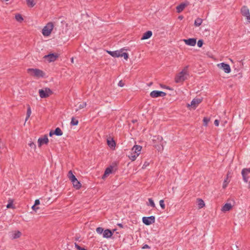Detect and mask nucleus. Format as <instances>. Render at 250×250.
<instances>
[{
  "mask_svg": "<svg viewBox=\"0 0 250 250\" xmlns=\"http://www.w3.org/2000/svg\"><path fill=\"white\" fill-rule=\"evenodd\" d=\"M142 146L139 145H135L131 149L129 154V158L132 161H135L141 153Z\"/></svg>",
  "mask_w": 250,
  "mask_h": 250,
  "instance_id": "1",
  "label": "nucleus"
},
{
  "mask_svg": "<svg viewBox=\"0 0 250 250\" xmlns=\"http://www.w3.org/2000/svg\"><path fill=\"white\" fill-rule=\"evenodd\" d=\"M188 67L187 66L184 69L180 72L175 78V82L176 83H180L183 82L186 79V75L188 74Z\"/></svg>",
  "mask_w": 250,
  "mask_h": 250,
  "instance_id": "2",
  "label": "nucleus"
},
{
  "mask_svg": "<svg viewBox=\"0 0 250 250\" xmlns=\"http://www.w3.org/2000/svg\"><path fill=\"white\" fill-rule=\"evenodd\" d=\"M52 90L48 88L45 87L39 90V93L41 98H46L50 96L52 94Z\"/></svg>",
  "mask_w": 250,
  "mask_h": 250,
  "instance_id": "3",
  "label": "nucleus"
},
{
  "mask_svg": "<svg viewBox=\"0 0 250 250\" xmlns=\"http://www.w3.org/2000/svg\"><path fill=\"white\" fill-rule=\"evenodd\" d=\"M54 25L52 22L48 23L42 29V34L44 36H48L50 35L53 29Z\"/></svg>",
  "mask_w": 250,
  "mask_h": 250,
  "instance_id": "4",
  "label": "nucleus"
},
{
  "mask_svg": "<svg viewBox=\"0 0 250 250\" xmlns=\"http://www.w3.org/2000/svg\"><path fill=\"white\" fill-rule=\"evenodd\" d=\"M27 72L30 75L37 77H42L44 74L42 71L38 69L29 68L27 69Z\"/></svg>",
  "mask_w": 250,
  "mask_h": 250,
  "instance_id": "5",
  "label": "nucleus"
},
{
  "mask_svg": "<svg viewBox=\"0 0 250 250\" xmlns=\"http://www.w3.org/2000/svg\"><path fill=\"white\" fill-rule=\"evenodd\" d=\"M241 174L244 182L248 183L250 176V167L243 168L242 170Z\"/></svg>",
  "mask_w": 250,
  "mask_h": 250,
  "instance_id": "6",
  "label": "nucleus"
},
{
  "mask_svg": "<svg viewBox=\"0 0 250 250\" xmlns=\"http://www.w3.org/2000/svg\"><path fill=\"white\" fill-rule=\"evenodd\" d=\"M155 218L154 216L149 217H143L142 218L143 222L146 225H150L155 223Z\"/></svg>",
  "mask_w": 250,
  "mask_h": 250,
  "instance_id": "7",
  "label": "nucleus"
},
{
  "mask_svg": "<svg viewBox=\"0 0 250 250\" xmlns=\"http://www.w3.org/2000/svg\"><path fill=\"white\" fill-rule=\"evenodd\" d=\"M242 14L247 18L249 22H250V14L249 9L246 6H243L241 9Z\"/></svg>",
  "mask_w": 250,
  "mask_h": 250,
  "instance_id": "8",
  "label": "nucleus"
},
{
  "mask_svg": "<svg viewBox=\"0 0 250 250\" xmlns=\"http://www.w3.org/2000/svg\"><path fill=\"white\" fill-rule=\"evenodd\" d=\"M219 68L223 69L225 73H229L230 72L231 69L230 66L227 63L222 62L217 64Z\"/></svg>",
  "mask_w": 250,
  "mask_h": 250,
  "instance_id": "9",
  "label": "nucleus"
},
{
  "mask_svg": "<svg viewBox=\"0 0 250 250\" xmlns=\"http://www.w3.org/2000/svg\"><path fill=\"white\" fill-rule=\"evenodd\" d=\"M166 95V93L164 92L157 90H154L151 92L150 96L152 98H157L159 97H164Z\"/></svg>",
  "mask_w": 250,
  "mask_h": 250,
  "instance_id": "10",
  "label": "nucleus"
},
{
  "mask_svg": "<svg viewBox=\"0 0 250 250\" xmlns=\"http://www.w3.org/2000/svg\"><path fill=\"white\" fill-rule=\"evenodd\" d=\"M202 101V99L200 98H194L190 103V104H188V106L192 109H195L196 107L201 103Z\"/></svg>",
  "mask_w": 250,
  "mask_h": 250,
  "instance_id": "11",
  "label": "nucleus"
},
{
  "mask_svg": "<svg viewBox=\"0 0 250 250\" xmlns=\"http://www.w3.org/2000/svg\"><path fill=\"white\" fill-rule=\"evenodd\" d=\"M58 57L57 54H49L44 56V58L47 60L49 62H54Z\"/></svg>",
  "mask_w": 250,
  "mask_h": 250,
  "instance_id": "12",
  "label": "nucleus"
},
{
  "mask_svg": "<svg viewBox=\"0 0 250 250\" xmlns=\"http://www.w3.org/2000/svg\"><path fill=\"white\" fill-rule=\"evenodd\" d=\"M183 41L188 45L194 46L196 43V39L195 38H190L188 39H184Z\"/></svg>",
  "mask_w": 250,
  "mask_h": 250,
  "instance_id": "13",
  "label": "nucleus"
},
{
  "mask_svg": "<svg viewBox=\"0 0 250 250\" xmlns=\"http://www.w3.org/2000/svg\"><path fill=\"white\" fill-rule=\"evenodd\" d=\"M48 142V139L46 135H44L43 138H40L38 140V146L39 147L43 144H47Z\"/></svg>",
  "mask_w": 250,
  "mask_h": 250,
  "instance_id": "14",
  "label": "nucleus"
},
{
  "mask_svg": "<svg viewBox=\"0 0 250 250\" xmlns=\"http://www.w3.org/2000/svg\"><path fill=\"white\" fill-rule=\"evenodd\" d=\"M188 4L189 3L188 2L181 3L180 5L176 7L177 12L178 13H181L185 9V8L188 5Z\"/></svg>",
  "mask_w": 250,
  "mask_h": 250,
  "instance_id": "15",
  "label": "nucleus"
},
{
  "mask_svg": "<svg viewBox=\"0 0 250 250\" xmlns=\"http://www.w3.org/2000/svg\"><path fill=\"white\" fill-rule=\"evenodd\" d=\"M113 235V232L108 229H105L103 232V237L106 238H110Z\"/></svg>",
  "mask_w": 250,
  "mask_h": 250,
  "instance_id": "16",
  "label": "nucleus"
},
{
  "mask_svg": "<svg viewBox=\"0 0 250 250\" xmlns=\"http://www.w3.org/2000/svg\"><path fill=\"white\" fill-rule=\"evenodd\" d=\"M152 35V33L151 31H147L145 32L141 38V40H147L150 38Z\"/></svg>",
  "mask_w": 250,
  "mask_h": 250,
  "instance_id": "17",
  "label": "nucleus"
},
{
  "mask_svg": "<svg viewBox=\"0 0 250 250\" xmlns=\"http://www.w3.org/2000/svg\"><path fill=\"white\" fill-rule=\"evenodd\" d=\"M107 52L113 57H120L121 51L117 50L115 51H107Z\"/></svg>",
  "mask_w": 250,
  "mask_h": 250,
  "instance_id": "18",
  "label": "nucleus"
},
{
  "mask_svg": "<svg viewBox=\"0 0 250 250\" xmlns=\"http://www.w3.org/2000/svg\"><path fill=\"white\" fill-rule=\"evenodd\" d=\"M232 208V205L230 203H226L222 208V210L224 212L229 211Z\"/></svg>",
  "mask_w": 250,
  "mask_h": 250,
  "instance_id": "19",
  "label": "nucleus"
},
{
  "mask_svg": "<svg viewBox=\"0 0 250 250\" xmlns=\"http://www.w3.org/2000/svg\"><path fill=\"white\" fill-rule=\"evenodd\" d=\"M113 167H108L106 168L104 174L103 176V178H105L109 174L111 173L112 171Z\"/></svg>",
  "mask_w": 250,
  "mask_h": 250,
  "instance_id": "20",
  "label": "nucleus"
},
{
  "mask_svg": "<svg viewBox=\"0 0 250 250\" xmlns=\"http://www.w3.org/2000/svg\"><path fill=\"white\" fill-rule=\"evenodd\" d=\"M21 233L20 231H15L13 232L12 235V239H15L21 237Z\"/></svg>",
  "mask_w": 250,
  "mask_h": 250,
  "instance_id": "21",
  "label": "nucleus"
},
{
  "mask_svg": "<svg viewBox=\"0 0 250 250\" xmlns=\"http://www.w3.org/2000/svg\"><path fill=\"white\" fill-rule=\"evenodd\" d=\"M86 105V103L85 102H83L82 103H78L76 106L77 107V108L76 109V111H77L78 110L83 108L85 107Z\"/></svg>",
  "mask_w": 250,
  "mask_h": 250,
  "instance_id": "22",
  "label": "nucleus"
},
{
  "mask_svg": "<svg viewBox=\"0 0 250 250\" xmlns=\"http://www.w3.org/2000/svg\"><path fill=\"white\" fill-rule=\"evenodd\" d=\"M72 183L74 187L76 189H79L81 187V184L77 179L74 180Z\"/></svg>",
  "mask_w": 250,
  "mask_h": 250,
  "instance_id": "23",
  "label": "nucleus"
},
{
  "mask_svg": "<svg viewBox=\"0 0 250 250\" xmlns=\"http://www.w3.org/2000/svg\"><path fill=\"white\" fill-rule=\"evenodd\" d=\"M27 4L30 7H33L36 3V0H26Z\"/></svg>",
  "mask_w": 250,
  "mask_h": 250,
  "instance_id": "24",
  "label": "nucleus"
},
{
  "mask_svg": "<svg viewBox=\"0 0 250 250\" xmlns=\"http://www.w3.org/2000/svg\"><path fill=\"white\" fill-rule=\"evenodd\" d=\"M198 206L199 208H202L205 206V203L204 201L201 199H198Z\"/></svg>",
  "mask_w": 250,
  "mask_h": 250,
  "instance_id": "25",
  "label": "nucleus"
},
{
  "mask_svg": "<svg viewBox=\"0 0 250 250\" xmlns=\"http://www.w3.org/2000/svg\"><path fill=\"white\" fill-rule=\"evenodd\" d=\"M203 20L201 18H197L194 21V25L195 26H199L201 25Z\"/></svg>",
  "mask_w": 250,
  "mask_h": 250,
  "instance_id": "26",
  "label": "nucleus"
},
{
  "mask_svg": "<svg viewBox=\"0 0 250 250\" xmlns=\"http://www.w3.org/2000/svg\"><path fill=\"white\" fill-rule=\"evenodd\" d=\"M54 133L57 136H61L62 135V132L59 127H57L55 129Z\"/></svg>",
  "mask_w": 250,
  "mask_h": 250,
  "instance_id": "27",
  "label": "nucleus"
},
{
  "mask_svg": "<svg viewBox=\"0 0 250 250\" xmlns=\"http://www.w3.org/2000/svg\"><path fill=\"white\" fill-rule=\"evenodd\" d=\"M31 114V109L29 105L28 106L27 113H26V117L25 118V122L27 121L29 117Z\"/></svg>",
  "mask_w": 250,
  "mask_h": 250,
  "instance_id": "28",
  "label": "nucleus"
},
{
  "mask_svg": "<svg viewBox=\"0 0 250 250\" xmlns=\"http://www.w3.org/2000/svg\"><path fill=\"white\" fill-rule=\"evenodd\" d=\"M70 124L72 125H76L78 124V120L76 119L74 117H72Z\"/></svg>",
  "mask_w": 250,
  "mask_h": 250,
  "instance_id": "29",
  "label": "nucleus"
},
{
  "mask_svg": "<svg viewBox=\"0 0 250 250\" xmlns=\"http://www.w3.org/2000/svg\"><path fill=\"white\" fill-rule=\"evenodd\" d=\"M120 57H124L125 60H127L128 58V55L127 53H122V52L121 51Z\"/></svg>",
  "mask_w": 250,
  "mask_h": 250,
  "instance_id": "30",
  "label": "nucleus"
},
{
  "mask_svg": "<svg viewBox=\"0 0 250 250\" xmlns=\"http://www.w3.org/2000/svg\"><path fill=\"white\" fill-rule=\"evenodd\" d=\"M210 121V119L207 117H204L203 119V124L205 126H207L208 122Z\"/></svg>",
  "mask_w": 250,
  "mask_h": 250,
  "instance_id": "31",
  "label": "nucleus"
},
{
  "mask_svg": "<svg viewBox=\"0 0 250 250\" xmlns=\"http://www.w3.org/2000/svg\"><path fill=\"white\" fill-rule=\"evenodd\" d=\"M15 19L17 21L19 22L22 21L23 20L22 16L20 14L16 15L15 16Z\"/></svg>",
  "mask_w": 250,
  "mask_h": 250,
  "instance_id": "32",
  "label": "nucleus"
},
{
  "mask_svg": "<svg viewBox=\"0 0 250 250\" xmlns=\"http://www.w3.org/2000/svg\"><path fill=\"white\" fill-rule=\"evenodd\" d=\"M107 144H108V145L110 146H115V143L114 142V140H107Z\"/></svg>",
  "mask_w": 250,
  "mask_h": 250,
  "instance_id": "33",
  "label": "nucleus"
},
{
  "mask_svg": "<svg viewBox=\"0 0 250 250\" xmlns=\"http://www.w3.org/2000/svg\"><path fill=\"white\" fill-rule=\"evenodd\" d=\"M149 205L151 206L152 208L155 207V203L151 198L148 199Z\"/></svg>",
  "mask_w": 250,
  "mask_h": 250,
  "instance_id": "34",
  "label": "nucleus"
},
{
  "mask_svg": "<svg viewBox=\"0 0 250 250\" xmlns=\"http://www.w3.org/2000/svg\"><path fill=\"white\" fill-rule=\"evenodd\" d=\"M96 231L98 233L101 234L104 232V229L101 227H98L96 229Z\"/></svg>",
  "mask_w": 250,
  "mask_h": 250,
  "instance_id": "35",
  "label": "nucleus"
},
{
  "mask_svg": "<svg viewBox=\"0 0 250 250\" xmlns=\"http://www.w3.org/2000/svg\"><path fill=\"white\" fill-rule=\"evenodd\" d=\"M159 203H160V206H161V208L163 209H165V205L164 200H161L159 202Z\"/></svg>",
  "mask_w": 250,
  "mask_h": 250,
  "instance_id": "36",
  "label": "nucleus"
},
{
  "mask_svg": "<svg viewBox=\"0 0 250 250\" xmlns=\"http://www.w3.org/2000/svg\"><path fill=\"white\" fill-rule=\"evenodd\" d=\"M229 182V181H228V178H227L226 179H225L224 180L223 184V188H225L227 187Z\"/></svg>",
  "mask_w": 250,
  "mask_h": 250,
  "instance_id": "37",
  "label": "nucleus"
},
{
  "mask_svg": "<svg viewBox=\"0 0 250 250\" xmlns=\"http://www.w3.org/2000/svg\"><path fill=\"white\" fill-rule=\"evenodd\" d=\"M203 44V42L202 40H200L197 42V45L199 47H201Z\"/></svg>",
  "mask_w": 250,
  "mask_h": 250,
  "instance_id": "38",
  "label": "nucleus"
},
{
  "mask_svg": "<svg viewBox=\"0 0 250 250\" xmlns=\"http://www.w3.org/2000/svg\"><path fill=\"white\" fill-rule=\"evenodd\" d=\"M7 208H13V205L12 202H9L8 204L6 206Z\"/></svg>",
  "mask_w": 250,
  "mask_h": 250,
  "instance_id": "39",
  "label": "nucleus"
},
{
  "mask_svg": "<svg viewBox=\"0 0 250 250\" xmlns=\"http://www.w3.org/2000/svg\"><path fill=\"white\" fill-rule=\"evenodd\" d=\"M149 163L147 162H145L142 167L143 169L146 168L148 166H149Z\"/></svg>",
  "mask_w": 250,
  "mask_h": 250,
  "instance_id": "40",
  "label": "nucleus"
},
{
  "mask_svg": "<svg viewBox=\"0 0 250 250\" xmlns=\"http://www.w3.org/2000/svg\"><path fill=\"white\" fill-rule=\"evenodd\" d=\"M75 247L76 248L79 250H87L85 249L84 248H82L80 246H79L78 245L75 244Z\"/></svg>",
  "mask_w": 250,
  "mask_h": 250,
  "instance_id": "41",
  "label": "nucleus"
},
{
  "mask_svg": "<svg viewBox=\"0 0 250 250\" xmlns=\"http://www.w3.org/2000/svg\"><path fill=\"white\" fill-rule=\"evenodd\" d=\"M29 146L31 147V148H33L34 149H35L36 148V145L35 144L33 143V142H31L29 144Z\"/></svg>",
  "mask_w": 250,
  "mask_h": 250,
  "instance_id": "42",
  "label": "nucleus"
},
{
  "mask_svg": "<svg viewBox=\"0 0 250 250\" xmlns=\"http://www.w3.org/2000/svg\"><path fill=\"white\" fill-rule=\"evenodd\" d=\"M74 175L71 170H70L68 173V177L69 179L72 177V176Z\"/></svg>",
  "mask_w": 250,
  "mask_h": 250,
  "instance_id": "43",
  "label": "nucleus"
},
{
  "mask_svg": "<svg viewBox=\"0 0 250 250\" xmlns=\"http://www.w3.org/2000/svg\"><path fill=\"white\" fill-rule=\"evenodd\" d=\"M70 180L71 181V182H72L73 181H74V180H76L77 178L75 177V176L74 175H73L72 176V177H71L70 178H69Z\"/></svg>",
  "mask_w": 250,
  "mask_h": 250,
  "instance_id": "44",
  "label": "nucleus"
},
{
  "mask_svg": "<svg viewBox=\"0 0 250 250\" xmlns=\"http://www.w3.org/2000/svg\"><path fill=\"white\" fill-rule=\"evenodd\" d=\"M118 85L120 87H123L124 85V83L122 81H120L118 83Z\"/></svg>",
  "mask_w": 250,
  "mask_h": 250,
  "instance_id": "45",
  "label": "nucleus"
},
{
  "mask_svg": "<svg viewBox=\"0 0 250 250\" xmlns=\"http://www.w3.org/2000/svg\"><path fill=\"white\" fill-rule=\"evenodd\" d=\"M219 120H215L214 121V125H216V126H218L219 125Z\"/></svg>",
  "mask_w": 250,
  "mask_h": 250,
  "instance_id": "46",
  "label": "nucleus"
},
{
  "mask_svg": "<svg viewBox=\"0 0 250 250\" xmlns=\"http://www.w3.org/2000/svg\"><path fill=\"white\" fill-rule=\"evenodd\" d=\"M40 202L39 200V199H37V200H35V204H34V205H36V206L38 205H39V204H40Z\"/></svg>",
  "mask_w": 250,
  "mask_h": 250,
  "instance_id": "47",
  "label": "nucleus"
},
{
  "mask_svg": "<svg viewBox=\"0 0 250 250\" xmlns=\"http://www.w3.org/2000/svg\"><path fill=\"white\" fill-rule=\"evenodd\" d=\"M32 208L34 210H36L37 209H38L39 208H36V205H34L32 207Z\"/></svg>",
  "mask_w": 250,
  "mask_h": 250,
  "instance_id": "48",
  "label": "nucleus"
},
{
  "mask_svg": "<svg viewBox=\"0 0 250 250\" xmlns=\"http://www.w3.org/2000/svg\"><path fill=\"white\" fill-rule=\"evenodd\" d=\"M55 134V133H54V131H51L50 132H49V136H52L53 135Z\"/></svg>",
  "mask_w": 250,
  "mask_h": 250,
  "instance_id": "49",
  "label": "nucleus"
},
{
  "mask_svg": "<svg viewBox=\"0 0 250 250\" xmlns=\"http://www.w3.org/2000/svg\"><path fill=\"white\" fill-rule=\"evenodd\" d=\"M3 146V145L2 142L0 141V149L2 148Z\"/></svg>",
  "mask_w": 250,
  "mask_h": 250,
  "instance_id": "50",
  "label": "nucleus"
},
{
  "mask_svg": "<svg viewBox=\"0 0 250 250\" xmlns=\"http://www.w3.org/2000/svg\"><path fill=\"white\" fill-rule=\"evenodd\" d=\"M118 225L121 228H123V225L122 224H118Z\"/></svg>",
  "mask_w": 250,
  "mask_h": 250,
  "instance_id": "51",
  "label": "nucleus"
},
{
  "mask_svg": "<svg viewBox=\"0 0 250 250\" xmlns=\"http://www.w3.org/2000/svg\"><path fill=\"white\" fill-rule=\"evenodd\" d=\"M148 248V246L147 245H145L143 248Z\"/></svg>",
  "mask_w": 250,
  "mask_h": 250,
  "instance_id": "52",
  "label": "nucleus"
},
{
  "mask_svg": "<svg viewBox=\"0 0 250 250\" xmlns=\"http://www.w3.org/2000/svg\"><path fill=\"white\" fill-rule=\"evenodd\" d=\"M248 188L250 189V182H249V183Z\"/></svg>",
  "mask_w": 250,
  "mask_h": 250,
  "instance_id": "53",
  "label": "nucleus"
},
{
  "mask_svg": "<svg viewBox=\"0 0 250 250\" xmlns=\"http://www.w3.org/2000/svg\"><path fill=\"white\" fill-rule=\"evenodd\" d=\"M179 18L180 19H183V17L182 16H180V17H179Z\"/></svg>",
  "mask_w": 250,
  "mask_h": 250,
  "instance_id": "54",
  "label": "nucleus"
},
{
  "mask_svg": "<svg viewBox=\"0 0 250 250\" xmlns=\"http://www.w3.org/2000/svg\"><path fill=\"white\" fill-rule=\"evenodd\" d=\"M8 0H5V1H8Z\"/></svg>",
  "mask_w": 250,
  "mask_h": 250,
  "instance_id": "55",
  "label": "nucleus"
}]
</instances>
